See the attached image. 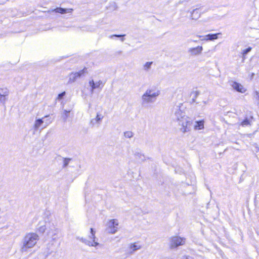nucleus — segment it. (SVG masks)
Instances as JSON below:
<instances>
[{
    "instance_id": "1",
    "label": "nucleus",
    "mask_w": 259,
    "mask_h": 259,
    "mask_svg": "<svg viewBox=\"0 0 259 259\" xmlns=\"http://www.w3.org/2000/svg\"><path fill=\"white\" fill-rule=\"evenodd\" d=\"M39 239L38 235L35 232L26 233L23 237L21 251L23 252H28L37 244Z\"/></svg>"
},
{
    "instance_id": "2",
    "label": "nucleus",
    "mask_w": 259,
    "mask_h": 259,
    "mask_svg": "<svg viewBox=\"0 0 259 259\" xmlns=\"http://www.w3.org/2000/svg\"><path fill=\"white\" fill-rule=\"evenodd\" d=\"M160 93V91L156 88L148 89L142 96V105L147 106L154 103Z\"/></svg>"
},
{
    "instance_id": "3",
    "label": "nucleus",
    "mask_w": 259,
    "mask_h": 259,
    "mask_svg": "<svg viewBox=\"0 0 259 259\" xmlns=\"http://www.w3.org/2000/svg\"><path fill=\"white\" fill-rule=\"evenodd\" d=\"M37 231L41 234L44 233L46 231L47 236L50 238H55L58 234V231L55 228L53 229H48L44 222L39 223L37 228Z\"/></svg>"
},
{
    "instance_id": "4",
    "label": "nucleus",
    "mask_w": 259,
    "mask_h": 259,
    "mask_svg": "<svg viewBox=\"0 0 259 259\" xmlns=\"http://www.w3.org/2000/svg\"><path fill=\"white\" fill-rule=\"evenodd\" d=\"M95 231L93 228L90 229V235L89 236L88 239H81L82 242L85 243L86 245L96 247L100 245L98 242V239L95 236Z\"/></svg>"
},
{
    "instance_id": "5",
    "label": "nucleus",
    "mask_w": 259,
    "mask_h": 259,
    "mask_svg": "<svg viewBox=\"0 0 259 259\" xmlns=\"http://www.w3.org/2000/svg\"><path fill=\"white\" fill-rule=\"evenodd\" d=\"M179 125L181 126L180 131L182 133H185L191 130L192 125V120L189 117H185L184 119L180 120Z\"/></svg>"
},
{
    "instance_id": "6",
    "label": "nucleus",
    "mask_w": 259,
    "mask_h": 259,
    "mask_svg": "<svg viewBox=\"0 0 259 259\" xmlns=\"http://www.w3.org/2000/svg\"><path fill=\"white\" fill-rule=\"evenodd\" d=\"M104 117V114L103 109L100 107L96 108V115L95 117L91 121V123L93 126H98Z\"/></svg>"
},
{
    "instance_id": "7",
    "label": "nucleus",
    "mask_w": 259,
    "mask_h": 259,
    "mask_svg": "<svg viewBox=\"0 0 259 259\" xmlns=\"http://www.w3.org/2000/svg\"><path fill=\"white\" fill-rule=\"evenodd\" d=\"M48 116H45L42 118L36 119L34 123V127L35 130L43 129L47 127L51 122L48 119Z\"/></svg>"
},
{
    "instance_id": "8",
    "label": "nucleus",
    "mask_w": 259,
    "mask_h": 259,
    "mask_svg": "<svg viewBox=\"0 0 259 259\" xmlns=\"http://www.w3.org/2000/svg\"><path fill=\"white\" fill-rule=\"evenodd\" d=\"M118 221L116 219H111L106 224V231L110 234H115L118 230Z\"/></svg>"
},
{
    "instance_id": "9",
    "label": "nucleus",
    "mask_w": 259,
    "mask_h": 259,
    "mask_svg": "<svg viewBox=\"0 0 259 259\" xmlns=\"http://www.w3.org/2000/svg\"><path fill=\"white\" fill-rule=\"evenodd\" d=\"M186 239L179 236H174L170 238V246L171 248H175L179 246L183 245L185 243Z\"/></svg>"
},
{
    "instance_id": "10",
    "label": "nucleus",
    "mask_w": 259,
    "mask_h": 259,
    "mask_svg": "<svg viewBox=\"0 0 259 259\" xmlns=\"http://www.w3.org/2000/svg\"><path fill=\"white\" fill-rule=\"evenodd\" d=\"M87 73V68H84L83 69L79 70L78 72H72L71 73L68 77H69V80L68 82L69 83H72L76 81V80L80 77L81 76L83 75L85 73Z\"/></svg>"
},
{
    "instance_id": "11",
    "label": "nucleus",
    "mask_w": 259,
    "mask_h": 259,
    "mask_svg": "<svg viewBox=\"0 0 259 259\" xmlns=\"http://www.w3.org/2000/svg\"><path fill=\"white\" fill-rule=\"evenodd\" d=\"M9 95V89L4 85H0V103L4 104L8 100Z\"/></svg>"
},
{
    "instance_id": "12",
    "label": "nucleus",
    "mask_w": 259,
    "mask_h": 259,
    "mask_svg": "<svg viewBox=\"0 0 259 259\" xmlns=\"http://www.w3.org/2000/svg\"><path fill=\"white\" fill-rule=\"evenodd\" d=\"M230 85L233 88V89L237 92L241 93H244L246 92V89L241 84L232 80L229 81Z\"/></svg>"
},
{
    "instance_id": "13",
    "label": "nucleus",
    "mask_w": 259,
    "mask_h": 259,
    "mask_svg": "<svg viewBox=\"0 0 259 259\" xmlns=\"http://www.w3.org/2000/svg\"><path fill=\"white\" fill-rule=\"evenodd\" d=\"M203 47L197 46L195 48H189L188 52L191 56H198L202 53Z\"/></svg>"
},
{
    "instance_id": "14",
    "label": "nucleus",
    "mask_w": 259,
    "mask_h": 259,
    "mask_svg": "<svg viewBox=\"0 0 259 259\" xmlns=\"http://www.w3.org/2000/svg\"><path fill=\"white\" fill-rule=\"evenodd\" d=\"M134 156L135 160L138 162H142L146 159L145 156L142 153L141 151L139 149L134 152Z\"/></svg>"
},
{
    "instance_id": "15",
    "label": "nucleus",
    "mask_w": 259,
    "mask_h": 259,
    "mask_svg": "<svg viewBox=\"0 0 259 259\" xmlns=\"http://www.w3.org/2000/svg\"><path fill=\"white\" fill-rule=\"evenodd\" d=\"M175 116L176 117V119L179 122H180V120L184 119V118L188 117L185 115V113L183 112L178 107V106H177L175 109Z\"/></svg>"
},
{
    "instance_id": "16",
    "label": "nucleus",
    "mask_w": 259,
    "mask_h": 259,
    "mask_svg": "<svg viewBox=\"0 0 259 259\" xmlns=\"http://www.w3.org/2000/svg\"><path fill=\"white\" fill-rule=\"evenodd\" d=\"M89 85L91 88V91L93 92L96 89L100 88L102 87V82L100 80L95 82L92 79L89 81Z\"/></svg>"
},
{
    "instance_id": "17",
    "label": "nucleus",
    "mask_w": 259,
    "mask_h": 259,
    "mask_svg": "<svg viewBox=\"0 0 259 259\" xmlns=\"http://www.w3.org/2000/svg\"><path fill=\"white\" fill-rule=\"evenodd\" d=\"M201 12L199 9H194L191 12V19L194 20H198L201 16Z\"/></svg>"
},
{
    "instance_id": "18",
    "label": "nucleus",
    "mask_w": 259,
    "mask_h": 259,
    "mask_svg": "<svg viewBox=\"0 0 259 259\" xmlns=\"http://www.w3.org/2000/svg\"><path fill=\"white\" fill-rule=\"evenodd\" d=\"M52 11L63 14L66 13H71L73 11V9L70 8L64 9L62 8H57L56 9L53 10Z\"/></svg>"
},
{
    "instance_id": "19",
    "label": "nucleus",
    "mask_w": 259,
    "mask_h": 259,
    "mask_svg": "<svg viewBox=\"0 0 259 259\" xmlns=\"http://www.w3.org/2000/svg\"><path fill=\"white\" fill-rule=\"evenodd\" d=\"M220 34V33H215V34H208L205 36L203 40H213L214 39H217L218 38V35Z\"/></svg>"
},
{
    "instance_id": "20",
    "label": "nucleus",
    "mask_w": 259,
    "mask_h": 259,
    "mask_svg": "<svg viewBox=\"0 0 259 259\" xmlns=\"http://www.w3.org/2000/svg\"><path fill=\"white\" fill-rule=\"evenodd\" d=\"M195 130H202L204 128V121L203 120L195 121V124L194 125Z\"/></svg>"
},
{
    "instance_id": "21",
    "label": "nucleus",
    "mask_w": 259,
    "mask_h": 259,
    "mask_svg": "<svg viewBox=\"0 0 259 259\" xmlns=\"http://www.w3.org/2000/svg\"><path fill=\"white\" fill-rule=\"evenodd\" d=\"M141 247L142 245L139 242L131 244V250H132V251H135L137 250H139L141 249ZM131 253L132 251H131Z\"/></svg>"
},
{
    "instance_id": "22",
    "label": "nucleus",
    "mask_w": 259,
    "mask_h": 259,
    "mask_svg": "<svg viewBox=\"0 0 259 259\" xmlns=\"http://www.w3.org/2000/svg\"><path fill=\"white\" fill-rule=\"evenodd\" d=\"M252 48L248 47V48L242 50L241 54L243 61L246 59V55L251 51Z\"/></svg>"
},
{
    "instance_id": "23",
    "label": "nucleus",
    "mask_w": 259,
    "mask_h": 259,
    "mask_svg": "<svg viewBox=\"0 0 259 259\" xmlns=\"http://www.w3.org/2000/svg\"><path fill=\"white\" fill-rule=\"evenodd\" d=\"M192 95H193V97L192 98V102L193 103H197L196 102V99L198 97V96L200 95V92L198 91H193L192 93Z\"/></svg>"
},
{
    "instance_id": "24",
    "label": "nucleus",
    "mask_w": 259,
    "mask_h": 259,
    "mask_svg": "<svg viewBox=\"0 0 259 259\" xmlns=\"http://www.w3.org/2000/svg\"><path fill=\"white\" fill-rule=\"evenodd\" d=\"M241 125L243 126L250 125V120L247 118H245L243 121L241 122Z\"/></svg>"
},
{
    "instance_id": "25",
    "label": "nucleus",
    "mask_w": 259,
    "mask_h": 259,
    "mask_svg": "<svg viewBox=\"0 0 259 259\" xmlns=\"http://www.w3.org/2000/svg\"><path fill=\"white\" fill-rule=\"evenodd\" d=\"M152 64V62H148L145 63V64L144 66V69L145 70H148L151 67V65Z\"/></svg>"
},
{
    "instance_id": "26",
    "label": "nucleus",
    "mask_w": 259,
    "mask_h": 259,
    "mask_svg": "<svg viewBox=\"0 0 259 259\" xmlns=\"http://www.w3.org/2000/svg\"><path fill=\"white\" fill-rule=\"evenodd\" d=\"M65 92H64L58 95V99H61L63 98V97L65 96Z\"/></svg>"
},
{
    "instance_id": "27",
    "label": "nucleus",
    "mask_w": 259,
    "mask_h": 259,
    "mask_svg": "<svg viewBox=\"0 0 259 259\" xmlns=\"http://www.w3.org/2000/svg\"><path fill=\"white\" fill-rule=\"evenodd\" d=\"M123 36H124V35H111V36H110V37H111V38H113V37H114V36L119 37H120V40H121V41H123Z\"/></svg>"
},
{
    "instance_id": "28",
    "label": "nucleus",
    "mask_w": 259,
    "mask_h": 259,
    "mask_svg": "<svg viewBox=\"0 0 259 259\" xmlns=\"http://www.w3.org/2000/svg\"><path fill=\"white\" fill-rule=\"evenodd\" d=\"M124 136L127 137V138H128L129 137V136H128V132H125L124 133Z\"/></svg>"
},
{
    "instance_id": "29",
    "label": "nucleus",
    "mask_w": 259,
    "mask_h": 259,
    "mask_svg": "<svg viewBox=\"0 0 259 259\" xmlns=\"http://www.w3.org/2000/svg\"><path fill=\"white\" fill-rule=\"evenodd\" d=\"M68 161H69V160H68V159H65L64 163H65V165H67Z\"/></svg>"
},
{
    "instance_id": "30",
    "label": "nucleus",
    "mask_w": 259,
    "mask_h": 259,
    "mask_svg": "<svg viewBox=\"0 0 259 259\" xmlns=\"http://www.w3.org/2000/svg\"><path fill=\"white\" fill-rule=\"evenodd\" d=\"M203 103L205 105V104H207V101H203Z\"/></svg>"
},
{
    "instance_id": "31",
    "label": "nucleus",
    "mask_w": 259,
    "mask_h": 259,
    "mask_svg": "<svg viewBox=\"0 0 259 259\" xmlns=\"http://www.w3.org/2000/svg\"><path fill=\"white\" fill-rule=\"evenodd\" d=\"M186 259H193V258L191 257H187Z\"/></svg>"
},
{
    "instance_id": "32",
    "label": "nucleus",
    "mask_w": 259,
    "mask_h": 259,
    "mask_svg": "<svg viewBox=\"0 0 259 259\" xmlns=\"http://www.w3.org/2000/svg\"><path fill=\"white\" fill-rule=\"evenodd\" d=\"M256 95L257 96V97L258 98V99H259V96L258 95V93L257 92H256Z\"/></svg>"
},
{
    "instance_id": "33",
    "label": "nucleus",
    "mask_w": 259,
    "mask_h": 259,
    "mask_svg": "<svg viewBox=\"0 0 259 259\" xmlns=\"http://www.w3.org/2000/svg\"><path fill=\"white\" fill-rule=\"evenodd\" d=\"M197 36H198V37H201V35H198Z\"/></svg>"
}]
</instances>
